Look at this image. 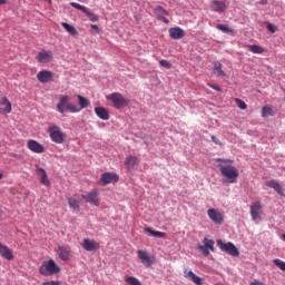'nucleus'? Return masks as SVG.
I'll list each match as a JSON object with an SVG mask.
<instances>
[{
    "instance_id": "1",
    "label": "nucleus",
    "mask_w": 285,
    "mask_h": 285,
    "mask_svg": "<svg viewBox=\"0 0 285 285\" xmlns=\"http://www.w3.org/2000/svg\"><path fill=\"white\" fill-rule=\"evenodd\" d=\"M216 161L219 165V170L223 177L227 180V184H237V177H239V169L237 167L230 165L233 164V159H224L218 158Z\"/></svg>"
},
{
    "instance_id": "2",
    "label": "nucleus",
    "mask_w": 285,
    "mask_h": 285,
    "mask_svg": "<svg viewBox=\"0 0 285 285\" xmlns=\"http://www.w3.org/2000/svg\"><path fill=\"white\" fill-rule=\"evenodd\" d=\"M57 110L60 112V115H63L66 112V110H68V112H81V108H79V106L71 104L70 102V97H68L67 95H62L59 98V102L57 105Z\"/></svg>"
},
{
    "instance_id": "3",
    "label": "nucleus",
    "mask_w": 285,
    "mask_h": 285,
    "mask_svg": "<svg viewBox=\"0 0 285 285\" xmlns=\"http://www.w3.org/2000/svg\"><path fill=\"white\" fill-rule=\"evenodd\" d=\"M39 273L40 275H43V277H50L52 275H57V273H61V267L57 265L55 259L50 258L41 264Z\"/></svg>"
},
{
    "instance_id": "4",
    "label": "nucleus",
    "mask_w": 285,
    "mask_h": 285,
    "mask_svg": "<svg viewBox=\"0 0 285 285\" xmlns=\"http://www.w3.org/2000/svg\"><path fill=\"white\" fill-rule=\"evenodd\" d=\"M49 137L53 144H63L66 141V132L61 130V127L57 125H51L48 129Z\"/></svg>"
},
{
    "instance_id": "5",
    "label": "nucleus",
    "mask_w": 285,
    "mask_h": 285,
    "mask_svg": "<svg viewBox=\"0 0 285 285\" xmlns=\"http://www.w3.org/2000/svg\"><path fill=\"white\" fill-rule=\"evenodd\" d=\"M217 246L223 253H227V255H232V257H239V249L233 243H224L222 239L217 240Z\"/></svg>"
},
{
    "instance_id": "6",
    "label": "nucleus",
    "mask_w": 285,
    "mask_h": 285,
    "mask_svg": "<svg viewBox=\"0 0 285 285\" xmlns=\"http://www.w3.org/2000/svg\"><path fill=\"white\" fill-rule=\"evenodd\" d=\"M107 99L111 101L114 105V108L119 110L120 108H124V106H128V100L124 98V96L119 92H114L107 96Z\"/></svg>"
},
{
    "instance_id": "7",
    "label": "nucleus",
    "mask_w": 285,
    "mask_h": 285,
    "mask_svg": "<svg viewBox=\"0 0 285 285\" xmlns=\"http://www.w3.org/2000/svg\"><path fill=\"white\" fill-rule=\"evenodd\" d=\"M57 255L61 262H70L72 257V248L70 245L58 246Z\"/></svg>"
},
{
    "instance_id": "8",
    "label": "nucleus",
    "mask_w": 285,
    "mask_h": 285,
    "mask_svg": "<svg viewBox=\"0 0 285 285\" xmlns=\"http://www.w3.org/2000/svg\"><path fill=\"white\" fill-rule=\"evenodd\" d=\"M81 198L87 202V204H90V206H99V190L92 189L86 195H81Z\"/></svg>"
},
{
    "instance_id": "9",
    "label": "nucleus",
    "mask_w": 285,
    "mask_h": 285,
    "mask_svg": "<svg viewBox=\"0 0 285 285\" xmlns=\"http://www.w3.org/2000/svg\"><path fill=\"white\" fill-rule=\"evenodd\" d=\"M138 258L140 259L141 264L146 266V268H150L153 264H155V256H151L146 250H138Z\"/></svg>"
},
{
    "instance_id": "10",
    "label": "nucleus",
    "mask_w": 285,
    "mask_h": 285,
    "mask_svg": "<svg viewBox=\"0 0 285 285\" xmlns=\"http://www.w3.org/2000/svg\"><path fill=\"white\" fill-rule=\"evenodd\" d=\"M207 215L214 224H217L218 226L224 224V214H222L219 210L209 208L207 210Z\"/></svg>"
},
{
    "instance_id": "11",
    "label": "nucleus",
    "mask_w": 285,
    "mask_h": 285,
    "mask_svg": "<svg viewBox=\"0 0 285 285\" xmlns=\"http://www.w3.org/2000/svg\"><path fill=\"white\" fill-rule=\"evenodd\" d=\"M71 8H76V10H81L86 13L90 21H99V16L95 14V12L90 11L87 7H83L77 2H70Z\"/></svg>"
},
{
    "instance_id": "12",
    "label": "nucleus",
    "mask_w": 285,
    "mask_h": 285,
    "mask_svg": "<svg viewBox=\"0 0 285 285\" xmlns=\"http://www.w3.org/2000/svg\"><path fill=\"white\" fill-rule=\"evenodd\" d=\"M119 181V176L115 173H105L100 178V186H108V184Z\"/></svg>"
},
{
    "instance_id": "13",
    "label": "nucleus",
    "mask_w": 285,
    "mask_h": 285,
    "mask_svg": "<svg viewBox=\"0 0 285 285\" xmlns=\"http://www.w3.org/2000/svg\"><path fill=\"white\" fill-rule=\"evenodd\" d=\"M262 203L261 202H254L250 206V217L254 222H257L258 219H262Z\"/></svg>"
},
{
    "instance_id": "14",
    "label": "nucleus",
    "mask_w": 285,
    "mask_h": 285,
    "mask_svg": "<svg viewBox=\"0 0 285 285\" xmlns=\"http://www.w3.org/2000/svg\"><path fill=\"white\" fill-rule=\"evenodd\" d=\"M80 246L83 248V250H87L88 253H92L95 250H98L99 243L90 238H83Z\"/></svg>"
},
{
    "instance_id": "15",
    "label": "nucleus",
    "mask_w": 285,
    "mask_h": 285,
    "mask_svg": "<svg viewBox=\"0 0 285 285\" xmlns=\"http://www.w3.org/2000/svg\"><path fill=\"white\" fill-rule=\"evenodd\" d=\"M37 79L40 83H50L53 79V73L50 70H41L37 73Z\"/></svg>"
},
{
    "instance_id": "16",
    "label": "nucleus",
    "mask_w": 285,
    "mask_h": 285,
    "mask_svg": "<svg viewBox=\"0 0 285 285\" xmlns=\"http://www.w3.org/2000/svg\"><path fill=\"white\" fill-rule=\"evenodd\" d=\"M27 147L29 148V150H31V153H36L37 155H41V153H46V147H43V145H41L37 140H29L27 142Z\"/></svg>"
},
{
    "instance_id": "17",
    "label": "nucleus",
    "mask_w": 285,
    "mask_h": 285,
    "mask_svg": "<svg viewBox=\"0 0 285 285\" xmlns=\"http://www.w3.org/2000/svg\"><path fill=\"white\" fill-rule=\"evenodd\" d=\"M52 59H53L52 51L41 50L37 55L38 63H50Z\"/></svg>"
},
{
    "instance_id": "18",
    "label": "nucleus",
    "mask_w": 285,
    "mask_h": 285,
    "mask_svg": "<svg viewBox=\"0 0 285 285\" xmlns=\"http://www.w3.org/2000/svg\"><path fill=\"white\" fill-rule=\"evenodd\" d=\"M12 112V104L7 97L0 99V115H10Z\"/></svg>"
},
{
    "instance_id": "19",
    "label": "nucleus",
    "mask_w": 285,
    "mask_h": 285,
    "mask_svg": "<svg viewBox=\"0 0 285 285\" xmlns=\"http://www.w3.org/2000/svg\"><path fill=\"white\" fill-rule=\"evenodd\" d=\"M36 175L40 177V184H42V186H50V179H48V174L46 173V169L37 167Z\"/></svg>"
},
{
    "instance_id": "20",
    "label": "nucleus",
    "mask_w": 285,
    "mask_h": 285,
    "mask_svg": "<svg viewBox=\"0 0 285 285\" xmlns=\"http://www.w3.org/2000/svg\"><path fill=\"white\" fill-rule=\"evenodd\" d=\"M186 32L184 31V29L179 28V27H173L169 29V37L171 39H184Z\"/></svg>"
},
{
    "instance_id": "21",
    "label": "nucleus",
    "mask_w": 285,
    "mask_h": 285,
    "mask_svg": "<svg viewBox=\"0 0 285 285\" xmlns=\"http://www.w3.org/2000/svg\"><path fill=\"white\" fill-rule=\"evenodd\" d=\"M265 185L268 188H273L278 195L283 196L284 195V187H282V184L279 181L273 179V180H267Z\"/></svg>"
},
{
    "instance_id": "22",
    "label": "nucleus",
    "mask_w": 285,
    "mask_h": 285,
    "mask_svg": "<svg viewBox=\"0 0 285 285\" xmlns=\"http://www.w3.org/2000/svg\"><path fill=\"white\" fill-rule=\"evenodd\" d=\"M95 114L99 119H102V121H108V119H110V111L105 107H95Z\"/></svg>"
},
{
    "instance_id": "23",
    "label": "nucleus",
    "mask_w": 285,
    "mask_h": 285,
    "mask_svg": "<svg viewBox=\"0 0 285 285\" xmlns=\"http://www.w3.org/2000/svg\"><path fill=\"white\" fill-rule=\"evenodd\" d=\"M0 255L3 257V259H8L9 262H12L14 259V255H12V250L9 249L8 246L0 243Z\"/></svg>"
},
{
    "instance_id": "24",
    "label": "nucleus",
    "mask_w": 285,
    "mask_h": 285,
    "mask_svg": "<svg viewBox=\"0 0 285 285\" xmlns=\"http://www.w3.org/2000/svg\"><path fill=\"white\" fill-rule=\"evenodd\" d=\"M184 275H185L186 279H189L194 284L202 285V277L196 276V274L193 273V271L185 269Z\"/></svg>"
},
{
    "instance_id": "25",
    "label": "nucleus",
    "mask_w": 285,
    "mask_h": 285,
    "mask_svg": "<svg viewBox=\"0 0 285 285\" xmlns=\"http://www.w3.org/2000/svg\"><path fill=\"white\" fill-rule=\"evenodd\" d=\"M212 10L214 12H226V3L224 1H212Z\"/></svg>"
},
{
    "instance_id": "26",
    "label": "nucleus",
    "mask_w": 285,
    "mask_h": 285,
    "mask_svg": "<svg viewBox=\"0 0 285 285\" xmlns=\"http://www.w3.org/2000/svg\"><path fill=\"white\" fill-rule=\"evenodd\" d=\"M137 161H139L137 156H127L125 159V166L128 168V170H132V168L137 166Z\"/></svg>"
},
{
    "instance_id": "27",
    "label": "nucleus",
    "mask_w": 285,
    "mask_h": 285,
    "mask_svg": "<svg viewBox=\"0 0 285 285\" xmlns=\"http://www.w3.org/2000/svg\"><path fill=\"white\" fill-rule=\"evenodd\" d=\"M62 28L66 29V31L71 35V37H77L79 35V32H77V29L75 28V26L68 23V22H61Z\"/></svg>"
},
{
    "instance_id": "28",
    "label": "nucleus",
    "mask_w": 285,
    "mask_h": 285,
    "mask_svg": "<svg viewBox=\"0 0 285 285\" xmlns=\"http://www.w3.org/2000/svg\"><path fill=\"white\" fill-rule=\"evenodd\" d=\"M77 98L79 104L78 108H80V110H83V108H88V106H90V100H88V98L81 95H78Z\"/></svg>"
},
{
    "instance_id": "29",
    "label": "nucleus",
    "mask_w": 285,
    "mask_h": 285,
    "mask_svg": "<svg viewBox=\"0 0 285 285\" xmlns=\"http://www.w3.org/2000/svg\"><path fill=\"white\" fill-rule=\"evenodd\" d=\"M68 204H69L70 208L77 210L78 213L81 210V208L79 207V204H81V200H79L77 198L69 197Z\"/></svg>"
},
{
    "instance_id": "30",
    "label": "nucleus",
    "mask_w": 285,
    "mask_h": 285,
    "mask_svg": "<svg viewBox=\"0 0 285 285\" xmlns=\"http://www.w3.org/2000/svg\"><path fill=\"white\" fill-rule=\"evenodd\" d=\"M145 233H149V235H151L153 237H158V238L166 237V233L153 230V228H150V227H146Z\"/></svg>"
},
{
    "instance_id": "31",
    "label": "nucleus",
    "mask_w": 285,
    "mask_h": 285,
    "mask_svg": "<svg viewBox=\"0 0 285 285\" xmlns=\"http://www.w3.org/2000/svg\"><path fill=\"white\" fill-rule=\"evenodd\" d=\"M249 52H253L254 55H263L264 48L257 46V45H248L247 46Z\"/></svg>"
},
{
    "instance_id": "32",
    "label": "nucleus",
    "mask_w": 285,
    "mask_h": 285,
    "mask_svg": "<svg viewBox=\"0 0 285 285\" xmlns=\"http://www.w3.org/2000/svg\"><path fill=\"white\" fill-rule=\"evenodd\" d=\"M203 244H204L203 246L208 250H212V253L215 252V240L204 238Z\"/></svg>"
},
{
    "instance_id": "33",
    "label": "nucleus",
    "mask_w": 285,
    "mask_h": 285,
    "mask_svg": "<svg viewBox=\"0 0 285 285\" xmlns=\"http://www.w3.org/2000/svg\"><path fill=\"white\" fill-rule=\"evenodd\" d=\"M217 30H220V32H225V35H233L235 30L226 24H217Z\"/></svg>"
},
{
    "instance_id": "34",
    "label": "nucleus",
    "mask_w": 285,
    "mask_h": 285,
    "mask_svg": "<svg viewBox=\"0 0 285 285\" xmlns=\"http://www.w3.org/2000/svg\"><path fill=\"white\" fill-rule=\"evenodd\" d=\"M214 72H216L217 77H226V72L222 70L220 62H214Z\"/></svg>"
},
{
    "instance_id": "35",
    "label": "nucleus",
    "mask_w": 285,
    "mask_h": 285,
    "mask_svg": "<svg viewBox=\"0 0 285 285\" xmlns=\"http://www.w3.org/2000/svg\"><path fill=\"white\" fill-rule=\"evenodd\" d=\"M125 282L127 285H144L141 284V281L135 276H129L125 278Z\"/></svg>"
},
{
    "instance_id": "36",
    "label": "nucleus",
    "mask_w": 285,
    "mask_h": 285,
    "mask_svg": "<svg viewBox=\"0 0 285 285\" xmlns=\"http://www.w3.org/2000/svg\"><path fill=\"white\" fill-rule=\"evenodd\" d=\"M262 117H273V108L271 106H264L262 108Z\"/></svg>"
},
{
    "instance_id": "37",
    "label": "nucleus",
    "mask_w": 285,
    "mask_h": 285,
    "mask_svg": "<svg viewBox=\"0 0 285 285\" xmlns=\"http://www.w3.org/2000/svg\"><path fill=\"white\" fill-rule=\"evenodd\" d=\"M155 14H157L159 19L160 17H164V14H168V11H166V9H164L163 7H156Z\"/></svg>"
},
{
    "instance_id": "38",
    "label": "nucleus",
    "mask_w": 285,
    "mask_h": 285,
    "mask_svg": "<svg viewBox=\"0 0 285 285\" xmlns=\"http://www.w3.org/2000/svg\"><path fill=\"white\" fill-rule=\"evenodd\" d=\"M235 104L238 108H240V110H246V108H248V106L244 102V100L239 98H235Z\"/></svg>"
},
{
    "instance_id": "39",
    "label": "nucleus",
    "mask_w": 285,
    "mask_h": 285,
    "mask_svg": "<svg viewBox=\"0 0 285 285\" xmlns=\"http://www.w3.org/2000/svg\"><path fill=\"white\" fill-rule=\"evenodd\" d=\"M159 66H161V68H166L167 70H170V68H173V63H170V61L168 60H160Z\"/></svg>"
},
{
    "instance_id": "40",
    "label": "nucleus",
    "mask_w": 285,
    "mask_h": 285,
    "mask_svg": "<svg viewBox=\"0 0 285 285\" xmlns=\"http://www.w3.org/2000/svg\"><path fill=\"white\" fill-rule=\"evenodd\" d=\"M274 264H275V266H278V268H279L281 271H284V272H285V262H283V261L279 259V258H276V259H274Z\"/></svg>"
},
{
    "instance_id": "41",
    "label": "nucleus",
    "mask_w": 285,
    "mask_h": 285,
    "mask_svg": "<svg viewBox=\"0 0 285 285\" xmlns=\"http://www.w3.org/2000/svg\"><path fill=\"white\" fill-rule=\"evenodd\" d=\"M198 250H200V253H203L205 257H208V255H210V252L204 245L198 246Z\"/></svg>"
},
{
    "instance_id": "42",
    "label": "nucleus",
    "mask_w": 285,
    "mask_h": 285,
    "mask_svg": "<svg viewBox=\"0 0 285 285\" xmlns=\"http://www.w3.org/2000/svg\"><path fill=\"white\" fill-rule=\"evenodd\" d=\"M42 285H61V282L59 281H48L42 283Z\"/></svg>"
},
{
    "instance_id": "43",
    "label": "nucleus",
    "mask_w": 285,
    "mask_h": 285,
    "mask_svg": "<svg viewBox=\"0 0 285 285\" xmlns=\"http://www.w3.org/2000/svg\"><path fill=\"white\" fill-rule=\"evenodd\" d=\"M207 86L209 87V88H212L213 90H216V92H222V89L218 87V86H215V85H213V83H207Z\"/></svg>"
},
{
    "instance_id": "44",
    "label": "nucleus",
    "mask_w": 285,
    "mask_h": 285,
    "mask_svg": "<svg viewBox=\"0 0 285 285\" xmlns=\"http://www.w3.org/2000/svg\"><path fill=\"white\" fill-rule=\"evenodd\" d=\"M212 141L216 144V146H222V140H219L217 137L212 136Z\"/></svg>"
},
{
    "instance_id": "45",
    "label": "nucleus",
    "mask_w": 285,
    "mask_h": 285,
    "mask_svg": "<svg viewBox=\"0 0 285 285\" xmlns=\"http://www.w3.org/2000/svg\"><path fill=\"white\" fill-rule=\"evenodd\" d=\"M267 30H268L269 32H272V33H275L277 29L275 28V26L268 23V24H267Z\"/></svg>"
},
{
    "instance_id": "46",
    "label": "nucleus",
    "mask_w": 285,
    "mask_h": 285,
    "mask_svg": "<svg viewBox=\"0 0 285 285\" xmlns=\"http://www.w3.org/2000/svg\"><path fill=\"white\" fill-rule=\"evenodd\" d=\"M158 19H159V21H164V23H169L168 19L164 16Z\"/></svg>"
},
{
    "instance_id": "47",
    "label": "nucleus",
    "mask_w": 285,
    "mask_h": 285,
    "mask_svg": "<svg viewBox=\"0 0 285 285\" xmlns=\"http://www.w3.org/2000/svg\"><path fill=\"white\" fill-rule=\"evenodd\" d=\"M249 285H264V283H262L259 281H254Z\"/></svg>"
},
{
    "instance_id": "48",
    "label": "nucleus",
    "mask_w": 285,
    "mask_h": 285,
    "mask_svg": "<svg viewBox=\"0 0 285 285\" xmlns=\"http://www.w3.org/2000/svg\"><path fill=\"white\" fill-rule=\"evenodd\" d=\"M92 30H96V32H99V27L97 24H91Z\"/></svg>"
},
{
    "instance_id": "49",
    "label": "nucleus",
    "mask_w": 285,
    "mask_h": 285,
    "mask_svg": "<svg viewBox=\"0 0 285 285\" xmlns=\"http://www.w3.org/2000/svg\"><path fill=\"white\" fill-rule=\"evenodd\" d=\"M8 3V0H0V6H6Z\"/></svg>"
},
{
    "instance_id": "50",
    "label": "nucleus",
    "mask_w": 285,
    "mask_h": 285,
    "mask_svg": "<svg viewBox=\"0 0 285 285\" xmlns=\"http://www.w3.org/2000/svg\"><path fill=\"white\" fill-rule=\"evenodd\" d=\"M78 1H80V3H86L87 0H78Z\"/></svg>"
},
{
    "instance_id": "51",
    "label": "nucleus",
    "mask_w": 285,
    "mask_h": 285,
    "mask_svg": "<svg viewBox=\"0 0 285 285\" xmlns=\"http://www.w3.org/2000/svg\"><path fill=\"white\" fill-rule=\"evenodd\" d=\"M0 179H3V174L2 173H0Z\"/></svg>"
},
{
    "instance_id": "52",
    "label": "nucleus",
    "mask_w": 285,
    "mask_h": 285,
    "mask_svg": "<svg viewBox=\"0 0 285 285\" xmlns=\"http://www.w3.org/2000/svg\"><path fill=\"white\" fill-rule=\"evenodd\" d=\"M283 239H284V242H285V234L283 235Z\"/></svg>"
}]
</instances>
